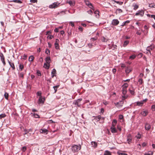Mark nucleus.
I'll return each mask as SVG.
<instances>
[{
  "instance_id": "nucleus-1",
  "label": "nucleus",
  "mask_w": 155,
  "mask_h": 155,
  "mask_svg": "<svg viewBox=\"0 0 155 155\" xmlns=\"http://www.w3.org/2000/svg\"><path fill=\"white\" fill-rule=\"evenodd\" d=\"M81 148V146L80 145H74L72 146L71 147L72 151L74 153L77 152Z\"/></svg>"
},
{
  "instance_id": "nucleus-2",
  "label": "nucleus",
  "mask_w": 155,
  "mask_h": 155,
  "mask_svg": "<svg viewBox=\"0 0 155 155\" xmlns=\"http://www.w3.org/2000/svg\"><path fill=\"white\" fill-rule=\"evenodd\" d=\"M51 61V59L50 57H48L46 58V63L44 64V66H46V67L49 68L50 67V63Z\"/></svg>"
},
{
  "instance_id": "nucleus-3",
  "label": "nucleus",
  "mask_w": 155,
  "mask_h": 155,
  "mask_svg": "<svg viewBox=\"0 0 155 155\" xmlns=\"http://www.w3.org/2000/svg\"><path fill=\"white\" fill-rule=\"evenodd\" d=\"M60 3L58 2H54L49 5V8H55L58 7Z\"/></svg>"
},
{
  "instance_id": "nucleus-4",
  "label": "nucleus",
  "mask_w": 155,
  "mask_h": 155,
  "mask_svg": "<svg viewBox=\"0 0 155 155\" xmlns=\"http://www.w3.org/2000/svg\"><path fill=\"white\" fill-rule=\"evenodd\" d=\"M144 13V11L143 10H141L138 11L135 14V15L136 16L140 15L141 17H143V16Z\"/></svg>"
},
{
  "instance_id": "nucleus-5",
  "label": "nucleus",
  "mask_w": 155,
  "mask_h": 155,
  "mask_svg": "<svg viewBox=\"0 0 155 155\" xmlns=\"http://www.w3.org/2000/svg\"><path fill=\"white\" fill-rule=\"evenodd\" d=\"M119 23V21L117 19H113L112 21V24L113 25H117Z\"/></svg>"
},
{
  "instance_id": "nucleus-6",
  "label": "nucleus",
  "mask_w": 155,
  "mask_h": 155,
  "mask_svg": "<svg viewBox=\"0 0 155 155\" xmlns=\"http://www.w3.org/2000/svg\"><path fill=\"white\" fill-rule=\"evenodd\" d=\"M124 103L123 101H121L120 102L114 103V104L117 107H122Z\"/></svg>"
},
{
  "instance_id": "nucleus-7",
  "label": "nucleus",
  "mask_w": 155,
  "mask_h": 155,
  "mask_svg": "<svg viewBox=\"0 0 155 155\" xmlns=\"http://www.w3.org/2000/svg\"><path fill=\"white\" fill-rule=\"evenodd\" d=\"M154 46L152 45H150L147 48L146 50L147 51L149 52L150 55H151L150 51L153 50L154 49Z\"/></svg>"
},
{
  "instance_id": "nucleus-8",
  "label": "nucleus",
  "mask_w": 155,
  "mask_h": 155,
  "mask_svg": "<svg viewBox=\"0 0 155 155\" xmlns=\"http://www.w3.org/2000/svg\"><path fill=\"white\" fill-rule=\"evenodd\" d=\"M127 143L129 144H130V143L132 142V137L131 136L130 134H129L127 137Z\"/></svg>"
},
{
  "instance_id": "nucleus-9",
  "label": "nucleus",
  "mask_w": 155,
  "mask_h": 155,
  "mask_svg": "<svg viewBox=\"0 0 155 155\" xmlns=\"http://www.w3.org/2000/svg\"><path fill=\"white\" fill-rule=\"evenodd\" d=\"M0 57L1 60L4 65L5 64V58L3 54L2 53H0Z\"/></svg>"
},
{
  "instance_id": "nucleus-10",
  "label": "nucleus",
  "mask_w": 155,
  "mask_h": 155,
  "mask_svg": "<svg viewBox=\"0 0 155 155\" xmlns=\"http://www.w3.org/2000/svg\"><path fill=\"white\" fill-rule=\"evenodd\" d=\"M67 3L69 4L71 6H73L75 5V2L74 1H67Z\"/></svg>"
},
{
  "instance_id": "nucleus-11",
  "label": "nucleus",
  "mask_w": 155,
  "mask_h": 155,
  "mask_svg": "<svg viewBox=\"0 0 155 155\" xmlns=\"http://www.w3.org/2000/svg\"><path fill=\"white\" fill-rule=\"evenodd\" d=\"M145 129L147 130H149L151 128V126L148 123H146L145 124Z\"/></svg>"
},
{
  "instance_id": "nucleus-12",
  "label": "nucleus",
  "mask_w": 155,
  "mask_h": 155,
  "mask_svg": "<svg viewBox=\"0 0 155 155\" xmlns=\"http://www.w3.org/2000/svg\"><path fill=\"white\" fill-rule=\"evenodd\" d=\"M56 70L54 68L51 73V77L53 78L54 76H56Z\"/></svg>"
},
{
  "instance_id": "nucleus-13",
  "label": "nucleus",
  "mask_w": 155,
  "mask_h": 155,
  "mask_svg": "<svg viewBox=\"0 0 155 155\" xmlns=\"http://www.w3.org/2000/svg\"><path fill=\"white\" fill-rule=\"evenodd\" d=\"M129 91L130 93L132 95H133L134 94V89L133 88V87L131 86V87H130L129 89Z\"/></svg>"
},
{
  "instance_id": "nucleus-14",
  "label": "nucleus",
  "mask_w": 155,
  "mask_h": 155,
  "mask_svg": "<svg viewBox=\"0 0 155 155\" xmlns=\"http://www.w3.org/2000/svg\"><path fill=\"white\" fill-rule=\"evenodd\" d=\"M111 131L112 133H115L117 132V130L115 127H111Z\"/></svg>"
},
{
  "instance_id": "nucleus-15",
  "label": "nucleus",
  "mask_w": 155,
  "mask_h": 155,
  "mask_svg": "<svg viewBox=\"0 0 155 155\" xmlns=\"http://www.w3.org/2000/svg\"><path fill=\"white\" fill-rule=\"evenodd\" d=\"M148 114V112L147 111H144L141 112V114L144 116H146Z\"/></svg>"
},
{
  "instance_id": "nucleus-16",
  "label": "nucleus",
  "mask_w": 155,
  "mask_h": 155,
  "mask_svg": "<svg viewBox=\"0 0 155 155\" xmlns=\"http://www.w3.org/2000/svg\"><path fill=\"white\" fill-rule=\"evenodd\" d=\"M132 6L134 7L133 9L135 10H136L139 8V6L135 3L133 4Z\"/></svg>"
},
{
  "instance_id": "nucleus-17",
  "label": "nucleus",
  "mask_w": 155,
  "mask_h": 155,
  "mask_svg": "<svg viewBox=\"0 0 155 155\" xmlns=\"http://www.w3.org/2000/svg\"><path fill=\"white\" fill-rule=\"evenodd\" d=\"M91 144L92 146L94 147H97V143L95 142L92 141L91 142Z\"/></svg>"
},
{
  "instance_id": "nucleus-18",
  "label": "nucleus",
  "mask_w": 155,
  "mask_h": 155,
  "mask_svg": "<svg viewBox=\"0 0 155 155\" xmlns=\"http://www.w3.org/2000/svg\"><path fill=\"white\" fill-rule=\"evenodd\" d=\"M48 131L47 129H41L40 130V132L42 133H46L47 134Z\"/></svg>"
},
{
  "instance_id": "nucleus-19",
  "label": "nucleus",
  "mask_w": 155,
  "mask_h": 155,
  "mask_svg": "<svg viewBox=\"0 0 155 155\" xmlns=\"http://www.w3.org/2000/svg\"><path fill=\"white\" fill-rule=\"evenodd\" d=\"M117 123V121L115 120H114L112 122V125L111 127H115Z\"/></svg>"
},
{
  "instance_id": "nucleus-20",
  "label": "nucleus",
  "mask_w": 155,
  "mask_h": 155,
  "mask_svg": "<svg viewBox=\"0 0 155 155\" xmlns=\"http://www.w3.org/2000/svg\"><path fill=\"white\" fill-rule=\"evenodd\" d=\"M39 103H43L44 102V99H43L41 97H39L38 100Z\"/></svg>"
},
{
  "instance_id": "nucleus-21",
  "label": "nucleus",
  "mask_w": 155,
  "mask_h": 155,
  "mask_svg": "<svg viewBox=\"0 0 155 155\" xmlns=\"http://www.w3.org/2000/svg\"><path fill=\"white\" fill-rule=\"evenodd\" d=\"M137 105L141 106L143 105V102L141 101H138L137 102Z\"/></svg>"
},
{
  "instance_id": "nucleus-22",
  "label": "nucleus",
  "mask_w": 155,
  "mask_h": 155,
  "mask_svg": "<svg viewBox=\"0 0 155 155\" xmlns=\"http://www.w3.org/2000/svg\"><path fill=\"white\" fill-rule=\"evenodd\" d=\"M128 86V85L127 83H124L122 86V89H126Z\"/></svg>"
},
{
  "instance_id": "nucleus-23",
  "label": "nucleus",
  "mask_w": 155,
  "mask_h": 155,
  "mask_svg": "<svg viewBox=\"0 0 155 155\" xmlns=\"http://www.w3.org/2000/svg\"><path fill=\"white\" fill-rule=\"evenodd\" d=\"M8 62L12 68H15L14 64L13 62L12 61H8Z\"/></svg>"
},
{
  "instance_id": "nucleus-24",
  "label": "nucleus",
  "mask_w": 155,
  "mask_h": 155,
  "mask_svg": "<svg viewBox=\"0 0 155 155\" xmlns=\"http://www.w3.org/2000/svg\"><path fill=\"white\" fill-rule=\"evenodd\" d=\"M34 59V57L32 55H31L29 57L28 60L29 61L32 62L33 61Z\"/></svg>"
},
{
  "instance_id": "nucleus-25",
  "label": "nucleus",
  "mask_w": 155,
  "mask_h": 155,
  "mask_svg": "<svg viewBox=\"0 0 155 155\" xmlns=\"http://www.w3.org/2000/svg\"><path fill=\"white\" fill-rule=\"evenodd\" d=\"M102 118V117H101L100 116H96L95 118V119L97 120V121H99L101 120V119Z\"/></svg>"
},
{
  "instance_id": "nucleus-26",
  "label": "nucleus",
  "mask_w": 155,
  "mask_h": 155,
  "mask_svg": "<svg viewBox=\"0 0 155 155\" xmlns=\"http://www.w3.org/2000/svg\"><path fill=\"white\" fill-rule=\"evenodd\" d=\"M129 43V41L127 40L125 41L123 44V46L125 47Z\"/></svg>"
},
{
  "instance_id": "nucleus-27",
  "label": "nucleus",
  "mask_w": 155,
  "mask_h": 155,
  "mask_svg": "<svg viewBox=\"0 0 155 155\" xmlns=\"http://www.w3.org/2000/svg\"><path fill=\"white\" fill-rule=\"evenodd\" d=\"M104 155H111V153L110 151L106 150L104 152Z\"/></svg>"
},
{
  "instance_id": "nucleus-28",
  "label": "nucleus",
  "mask_w": 155,
  "mask_h": 155,
  "mask_svg": "<svg viewBox=\"0 0 155 155\" xmlns=\"http://www.w3.org/2000/svg\"><path fill=\"white\" fill-rule=\"evenodd\" d=\"M59 87V85H57V86H54L53 87V88H54V93H56V92H57V88L58 87Z\"/></svg>"
},
{
  "instance_id": "nucleus-29",
  "label": "nucleus",
  "mask_w": 155,
  "mask_h": 155,
  "mask_svg": "<svg viewBox=\"0 0 155 155\" xmlns=\"http://www.w3.org/2000/svg\"><path fill=\"white\" fill-rule=\"evenodd\" d=\"M132 70L131 68H126L125 70V72L127 74L129 73Z\"/></svg>"
},
{
  "instance_id": "nucleus-30",
  "label": "nucleus",
  "mask_w": 155,
  "mask_h": 155,
  "mask_svg": "<svg viewBox=\"0 0 155 155\" xmlns=\"http://www.w3.org/2000/svg\"><path fill=\"white\" fill-rule=\"evenodd\" d=\"M84 2H85V4L87 6H88L89 5H90L91 3L90 2L89 0H85L84 1Z\"/></svg>"
},
{
  "instance_id": "nucleus-31",
  "label": "nucleus",
  "mask_w": 155,
  "mask_h": 155,
  "mask_svg": "<svg viewBox=\"0 0 155 155\" xmlns=\"http://www.w3.org/2000/svg\"><path fill=\"white\" fill-rule=\"evenodd\" d=\"M136 57V55L135 54L131 56H130L129 57V59H134Z\"/></svg>"
},
{
  "instance_id": "nucleus-32",
  "label": "nucleus",
  "mask_w": 155,
  "mask_h": 155,
  "mask_svg": "<svg viewBox=\"0 0 155 155\" xmlns=\"http://www.w3.org/2000/svg\"><path fill=\"white\" fill-rule=\"evenodd\" d=\"M4 97L5 98L7 99L8 100V93L6 92H5V94H4Z\"/></svg>"
},
{
  "instance_id": "nucleus-33",
  "label": "nucleus",
  "mask_w": 155,
  "mask_h": 155,
  "mask_svg": "<svg viewBox=\"0 0 155 155\" xmlns=\"http://www.w3.org/2000/svg\"><path fill=\"white\" fill-rule=\"evenodd\" d=\"M122 92L124 95H125L127 93V89H122Z\"/></svg>"
},
{
  "instance_id": "nucleus-34",
  "label": "nucleus",
  "mask_w": 155,
  "mask_h": 155,
  "mask_svg": "<svg viewBox=\"0 0 155 155\" xmlns=\"http://www.w3.org/2000/svg\"><path fill=\"white\" fill-rule=\"evenodd\" d=\"M97 39V37H95L94 38H91V42H94V41H96Z\"/></svg>"
},
{
  "instance_id": "nucleus-35",
  "label": "nucleus",
  "mask_w": 155,
  "mask_h": 155,
  "mask_svg": "<svg viewBox=\"0 0 155 155\" xmlns=\"http://www.w3.org/2000/svg\"><path fill=\"white\" fill-rule=\"evenodd\" d=\"M12 2H14L15 3H21L22 2L19 0H13L12 1Z\"/></svg>"
},
{
  "instance_id": "nucleus-36",
  "label": "nucleus",
  "mask_w": 155,
  "mask_h": 155,
  "mask_svg": "<svg viewBox=\"0 0 155 155\" xmlns=\"http://www.w3.org/2000/svg\"><path fill=\"white\" fill-rule=\"evenodd\" d=\"M149 6L150 7L152 8H155V4L153 3H151L149 5Z\"/></svg>"
},
{
  "instance_id": "nucleus-37",
  "label": "nucleus",
  "mask_w": 155,
  "mask_h": 155,
  "mask_svg": "<svg viewBox=\"0 0 155 155\" xmlns=\"http://www.w3.org/2000/svg\"><path fill=\"white\" fill-rule=\"evenodd\" d=\"M138 82L140 84H142L143 83V79L142 78L138 80Z\"/></svg>"
},
{
  "instance_id": "nucleus-38",
  "label": "nucleus",
  "mask_w": 155,
  "mask_h": 155,
  "mask_svg": "<svg viewBox=\"0 0 155 155\" xmlns=\"http://www.w3.org/2000/svg\"><path fill=\"white\" fill-rule=\"evenodd\" d=\"M37 75L39 76H41V73L40 71L37 70Z\"/></svg>"
},
{
  "instance_id": "nucleus-39",
  "label": "nucleus",
  "mask_w": 155,
  "mask_h": 155,
  "mask_svg": "<svg viewBox=\"0 0 155 155\" xmlns=\"http://www.w3.org/2000/svg\"><path fill=\"white\" fill-rule=\"evenodd\" d=\"M55 48L57 49H59V44H54Z\"/></svg>"
},
{
  "instance_id": "nucleus-40",
  "label": "nucleus",
  "mask_w": 155,
  "mask_h": 155,
  "mask_svg": "<svg viewBox=\"0 0 155 155\" xmlns=\"http://www.w3.org/2000/svg\"><path fill=\"white\" fill-rule=\"evenodd\" d=\"M26 149H27L26 147L25 146H24V147H23L21 149V150H22V151L23 152H24L26 150Z\"/></svg>"
},
{
  "instance_id": "nucleus-41",
  "label": "nucleus",
  "mask_w": 155,
  "mask_h": 155,
  "mask_svg": "<svg viewBox=\"0 0 155 155\" xmlns=\"http://www.w3.org/2000/svg\"><path fill=\"white\" fill-rule=\"evenodd\" d=\"M6 116V115L5 114H2L0 115V119L2 118L5 117Z\"/></svg>"
},
{
  "instance_id": "nucleus-42",
  "label": "nucleus",
  "mask_w": 155,
  "mask_h": 155,
  "mask_svg": "<svg viewBox=\"0 0 155 155\" xmlns=\"http://www.w3.org/2000/svg\"><path fill=\"white\" fill-rule=\"evenodd\" d=\"M136 137L138 139H140L141 137V135L139 133H138L137 135L136 136Z\"/></svg>"
},
{
  "instance_id": "nucleus-43",
  "label": "nucleus",
  "mask_w": 155,
  "mask_h": 155,
  "mask_svg": "<svg viewBox=\"0 0 155 155\" xmlns=\"http://www.w3.org/2000/svg\"><path fill=\"white\" fill-rule=\"evenodd\" d=\"M88 6L91 9H93V6L91 3Z\"/></svg>"
},
{
  "instance_id": "nucleus-44",
  "label": "nucleus",
  "mask_w": 155,
  "mask_h": 155,
  "mask_svg": "<svg viewBox=\"0 0 155 155\" xmlns=\"http://www.w3.org/2000/svg\"><path fill=\"white\" fill-rule=\"evenodd\" d=\"M33 116L35 117L36 118H39V115L36 114H33Z\"/></svg>"
},
{
  "instance_id": "nucleus-45",
  "label": "nucleus",
  "mask_w": 155,
  "mask_h": 155,
  "mask_svg": "<svg viewBox=\"0 0 155 155\" xmlns=\"http://www.w3.org/2000/svg\"><path fill=\"white\" fill-rule=\"evenodd\" d=\"M27 56L25 54H24L22 58L23 59L26 60L27 58Z\"/></svg>"
},
{
  "instance_id": "nucleus-46",
  "label": "nucleus",
  "mask_w": 155,
  "mask_h": 155,
  "mask_svg": "<svg viewBox=\"0 0 155 155\" xmlns=\"http://www.w3.org/2000/svg\"><path fill=\"white\" fill-rule=\"evenodd\" d=\"M19 77L23 78H24V73L22 72L20 73L19 74Z\"/></svg>"
},
{
  "instance_id": "nucleus-47",
  "label": "nucleus",
  "mask_w": 155,
  "mask_h": 155,
  "mask_svg": "<svg viewBox=\"0 0 155 155\" xmlns=\"http://www.w3.org/2000/svg\"><path fill=\"white\" fill-rule=\"evenodd\" d=\"M45 53L48 54H49L50 51L48 49H46L45 50Z\"/></svg>"
},
{
  "instance_id": "nucleus-48",
  "label": "nucleus",
  "mask_w": 155,
  "mask_h": 155,
  "mask_svg": "<svg viewBox=\"0 0 155 155\" xmlns=\"http://www.w3.org/2000/svg\"><path fill=\"white\" fill-rule=\"evenodd\" d=\"M59 40L58 39H56L55 40L54 44H59Z\"/></svg>"
},
{
  "instance_id": "nucleus-49",
  "label": "nucleus",
  "mask_w": 155,
  "mask_h": 155,
  "mask_svg": "<svg viewBox=\"0 0 155 155\" xmlns=\"http://www.w3.org/2000/svg\"><path fill=\"white\" fill-rule=\"evenodd\" d=\"M127 98V96H125L124 95L122 96V99L123 100H124Z\"/></svg>"
},
{
  "instance_id": "nucleus-50",
  "label": "nucleus",
  "mask_w": 155,
  "mask_h": 155,
  "mask_svg": "<svg viewBox=\"0 0 155 155\" xmlns=\"http://www.w3.org/2000/svg\"><path fill=\"white\" fill-rule=\"evenodd\" d=\"M37 95L39 96V97H41V92H38L37 93Z\"/></svg>"
},
{
  "instance_id": "nucleus-51",
  "label": "nucleus",
  "mask_w": 155,
  "mask_h": 155,
  "mask_svg": "<svg viewBox=\"0 0 155 155\" xmlns=\"http://www.w3.org/2000/svg\"><path fill=\"white\" fill-rule=\"evenodd\" d=\"M136 34L138 35H140L141 34V33L140 31L139 30H137Z\"/></svg>"
},
{
  "instance_id": "nucleus-52",
  "label": "nucleus",
  "mask_w": 155,
  "mask_h": 155,
  "mask_svg": "<svg viewBox=\"0 0 155 155\" xmlns=\"http://www.w3.org/2000/svg\"><path fill=\"white\" fill-rule=\"evenodd\" d=\"M116 11L118 12L119 13L123 12L122 10L120 9H118Z\"/></svg>"
},
{
  "instance_id": "nucleus-53",
  "label": "nucleus",
  "mask_w": 155,
  "mask_h": 155,
  "mask_svg": "<svg viewBox=\"0 0 155 155\" xmlns=\"http://www.w3.org/2000/svg\"><path fill=\"white\" fill-rule=\"evenodd\" d=\"M88 46L90 48H91L93 46L92 43H89L88 44Z\"/></svg>"
},
{
  "instance_id": "nucleus-54",
  "label": "nucleus",
  "mask_w": 155,
  "mask_h": 155,
  "mask_svg": "<svg viewBox=\"0 0 155 155\" xmlns=\"http://www.w3.org/2000/svg\"><path fill=\"white\" fill-rule=\"evenodd\" d=\"M151 108L153 111L155 110V105H153L152 106Z\"/></svg>"
},
{
  "instance_id": "nucleus-55",
  "label": "nucleus",
  "mask_w": 155,
  "mask_h": 155,
  "mask_svg": "<svg viewBox=\"0 0 155 155\" xmlns=\"http://www.w3.org/2000/svg\"><path fill=\"white\" fill-rule=\"evenodd\" d=\"M115 2L119 4L120 5H122L123 4V2H119V1H115Z\"/></svg>"
},
{
  "instance_id": "nucleus-56",
  "label": "nucleus",
  "mask_w": 155,
  "mask_h": 155,
  "mask_svg": "<svg viewBox=\"0 0 155 155\" xmlns=\"http://www.w3.org/2000/svg\"><path fill=\"white\" fill-rule=\"evenodd\" d=\"M48 38L50 39H51L53 38V35L48 36Z\"/></svg>"
},
{
  "instance_id": "nucleus-57",
  "label": "nucleus",
  "mask_w": 155,
  "mask_h": 155,
  "mask_svg": "<svg viewBox=\"0 0 155 155\" xmlns=\"http://www.w3.org/2000/svg\"><path fill=\"white\" fill-rule=\"evenodd\" d=\"M69 24H71V25L72 26V27H74V23L73 22H72V21H71L69 23Z\"/></svg>"
},
{
  "instance_id": "nucleus-58",
  "label": "nucleus",
  "mask_w": 155,
  "mask_h": 155,
  "mask_svg": "<svg viewBox=\"0 0 155 155\" xmlns=\"http://www.w3.org/2000/svg\"><path fill=\"white\" fill-rule=\"evenodd\" d=\"M87 12L91 14V15H92V11L91 10H89L88 11H87Z\"/></svg>"
},
{
  "instance_id": "nucleus-59",
  "label": "nucleus",
  "mask_w": 155,
  "mask_h": 155,
  "mask_svg": "<svg viewBox=\"0 0 155 155\" xmlns=\"http://www.w3.org/2000/svg\"><path fill=\"white\" fill-rule=\"evenodd\" d=\"M31 130H26L25 131V133H24V135L27 134Z\"/></svg>"
},
{
  "instance_id": "nucleus-60",
  "label": "nucleus",
  "mask_w": 155,
  "mask_h": 155,
  "mask_svg": "<svg viewBox=\"0 0 155 155\" xmlns=\"http://www.w3.org/2000/svg\"><path fill=\"white\" fill-rule=\"evenodd\" d=\"M79 30L81 31H83V28L82 27H79L78 28Z\"/></svg>"
},
{
  "instance_id": "nucleus-61",
  "label": "nucleus",
  "mask_w": 155,
  "mask_h": 155,
  "mask_svg": "<svg viewBox=\"0 0 155 155\" xmlns=\"http://www.w3.org/2000/svg\"><path fill=\"white\" fill-rule=\"evenodd\" d=\"M51 32L50 31H47L46 32V35H49L51 34Z\"/></svg>"
},
{
  "instance_id": "nucleus-62",
  "label": "nucleus",
  "mask_w": 155,
  "mask_h": 155,
  "mask_svg": "<svg viewBox=\"0 0 155 155\" xmlns=\"http://www.w3.org/2000/svg\"><path fill=\"white\" fill-rule=\"evenodd\" d=\"M54 31L55 32H58L59 31V29L58 28H55L54 29Z\"/></svg>"
},
{
  "instance_id": "nucleus-63",
  "label": "nucleus",
  "mask_w": 155,
  "mask_h": 155,
  "mask_svg": "<svg viewBox=\"0 0 155 155\" xmlns=\"http://www.w3.org/2000/svg\"><path fill=\"white\" fill-rule=\"evenodd\" d=\"M116 68H113L112 70V72H113V73L114 74L115 73H116Z\"/></svg>"
},
{
  "instance_id": "nucleus-64",
  "label": "nucleus",
  "mask_w": 155,
  "mask_h": 155,
  "mask_svg": "<svg viewBox=\"0 0 155 155\" xmlns=\"http://www.w3.org/2000/svg\"><path fill=\"white\" fill-rule=\"evenodd\" d=\"M119 118L120 119H122L123 118V116L122 115H120L119 116Z\"/></svg>"
}]
</instances>
